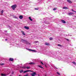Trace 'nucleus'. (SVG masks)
I'll list each match as a JSON object with an SVG mask.
<instances>
[{"label":"nucleus","instance_id":"nucleus-1","mask_svg":"<svg viewBox=\"0 0 76 76\" xmlns=\"http://www.w3.org/2000/svg\"><path fill=\"white\" fill-rule=\"evenodd\" d=\"M20 41H21V42H23V43H26V44H29V42L26 40H23V39H21Z\"/></svg>","mask_w":76,"mask_h":76},{"label":"nucleus","instance_id":"nucleus-2","mask_svg":"<svg viewBox=\"0 0 76 76\" xmlns=\"http://www.w3.org/2000/svg\"><path fill=\"white\" fill-rule=\"evenodd\" d=\"M16 5L15 4V5H13L12 6H11V8L13 10H14L16 9Z\"/></svg>","mask_w":76,"mask_h":76},{"label":"nucleus","instance_id":"nucleus-3","mask_svg":"<svg viewBox=\"0 0 76 76\" xmlns=\"http://www.w3.org/2000/svg\"><path fill=\"white\" fill-rule=\"evenodd\" d=\"M26 49L27 50H28V51H32V52H34V53H37V51L33 50L32 49H28V48H26Z\"/></svg>","mask_w":76,"mask_h":76},{"label":"nucleus","instance_id":"nucleus-4","mask_svg":"<svg viewBox=\"0 0 76 76\" xmlns=\"http://www.w3.org/2000/svg\"><path fill=\"white\" fill-rule=\"evenodd\" d=\"M35 64V63H34V62L30 63H26L24 65V66H28V64Z\"/></svg>","mask_w":76,"mask_h":76},{"label":"nucleus","instance_id":"nucleus-5","mask_svg":"<svg viewBox=\"0 0 76 76\" xmlns=\"http://www.w3.org/2000/svg\"><path fill=\"white\" fill-rule=\"evenodd\" d=\"M68 15H69V16H72V15H74V13L72 12H70L68 13Z\"/></svg>","mask_w":76,"mask_h":76},{"label":"nucleus","instance_id":"nucleus-6","mask_svg":"<svg viewBox=\"0 0 76 76\" xmlns=\"http://www.w3.org/2000/svg\"><path fill=\"white\" fill-rule=\"evenodd\" d=\"M33 72V71H30V70H26V71H25L24 72V73H26V72Z\"/></svg>","mask_w":76,"mask_h":76},{"label":"nucleus","instance_id":"nucleus-7","mask_svg":"<svg viewBox=\"0 0 76 76\" xmlns=\"http://www.w3.org/2000/svg\"><path fill=\"white\" fill-rule=\"evenodd\" d=\"M31 75L32 76H35V75H36V72H34L33 73H32Z\"/></svg>","mask_w":76,"mask_h":76},{"label":"nucleus","instance_id":"nucleus-8","mask_svg":"<svg viewBox=\"0 0 76 76\" xmlns=\"http://www.w3.org/2000/svg\"><path fill=\"white\" fill-rule=\"evenodd\" d=\"M24 28L26 29H27V30H28L29 29V27L26 26H25Z\"/></svg>","mask_w":76,"mask_h":76},{"label":"nucleus","instance_id":"nucleus-9","mask_svg":"<svg viewBox=\"0 0 76 76\" xmlns=\"http://www.w3.org/2000/svg\"><path fill=\"white\" fill-rule=\"evenodd\" d=\"M19 18L20 19H22L23 18V16L22 15H20L19 16Z\"/></svg>","mask_w":76,"mask_h":76},{"label":"nucleus","instance_id":"nucleus-10","mask_svg":"<svg viewBox=\"0 0 76 76\" xmlns=\"http://www.w3.org/2000/svg\"><path fill=\"white\" fill-rule=\"evenodd\" d=\"M10 61H13V58H10L9 59Z\"/></svg>","mask_w":76,"mask_h":76},{"label":"nucleus","instance_id":"nucleus-11","mask_svg":"<svg viewBox=\"0 0 76 76\" xmlns=\"http://www.w3.org/2000/svg\"><path fill=\"white\" fill-rule=\"evenodd\" d=\"M67 2H68V3H72V1H71L70 0H67Z\"/></svg>","mask_w":76,"mask_h":76},{"label":"nucleus","instance_id":"nucleus-12","mask_svg":"<svg viewBox=\"0 0 76 76\" xmlns=\"http://www.w3.org/2000/svg\"><path fill=\"white\" fill-rule=\"evenodd\" d=\"M21 32L22 33L23 35H25V33H24V32H23V31H21Z\"/></svg>","mask_w":76,"mask_h":76},{"label":"nucleus","instance_id":"nucleus-13","mask_svg":"<svg viewBox=\"0 0 76 76\" xmlns=\"http://www.w3.org/2000/svg\"><path fill=\"white\" fill-rule=\"evenodd\" d=\"M61 22L63 23H66V21L64 20H61Z\"/></svg>","mask_w":76,"mask_h":76},{"label":"nucleus","instance_id":"nucleus-14","mask_svg":"<svg viewBox=\"0 0 76 76\" xmlns=\"http://www.w3.org/2000/svg\"><path fill=\"white\" fill-rule=\"evenodd\" d=\"M63 9H67L68 8H67V7H63Z\"/></svg>","mask_w":76,"mask_h":76},{"label":"nucleus","instance_id":"nucleus-15","mask_svg":"<svg viewBox=\"0 0 76 76\" xmlns=\"http://www.w3.org/2000/svg\"><path fill=\"white\" fill-rule=\"evenodd\" d=\"M28 18L30 21H32V20L31 19V17H29Z\"/></svg>","mask_w":76,"mask_h":76},{"label":"nucleus","instance_id":"nucleus-16","mask_svg":"<svg viewBox=\"0 0 76 76\" xmlns=\"http://www.w3.org/2000/svg\"><path fill=\"white\" fill-rule=\"evenodd\" d=\"M38 66L39 67H40V68H41V69H43V67H42L41 66L38 65Z\"/></svg>","mask_w":76,"mask_h":76},{"label":"nucleus","instance_id":"nucleus-17","mask_svg":"<svg viewBox=\"0 0 76 76\" xmlns=\"http://www.w3.org/2000/svg\"><path fill=\"white\" fill-rule=\"evenodd\" d=\"M45 45H49V43H47V42H46L45 43Z\"/></svg>","mask_w":76,"mask_h":76},{"label":"nucleus","instance_id":"nucleus-18","mask_svg":"<svg viewBox=\"0 0 76 76\" xmlns=\"http://www.w3.org/2000/svg\"><path fill=\"white\" fill-rule=\"evenodd\" d=\"M1 76H6V75H5V74H1Z\"/></svg>","mask_w":76,"mask_h":76},{"label":"nucleus","instance_id":"nucleus-19","mask_svg":"<svg viewBox=\"0 0 76 76\" xmlns=\"http://www.w3.org/2000/svg\"><path fill=\"white\" fill-rule=\"evenodd\" d=\"M20 73H23V70L20 71Z\"/></svg>","mask_w":76,"mask_h":76},{"label":"nucleus","instance_id":"nucleus-20","mask_svg":"<svg viewBox=\"0 0 76 76\" xmlns=\"http://www.w3.org/2000/svg\"><path fill=\"white\" fill-rule=\"evenodd\" d=\"M14 18H15V19H18V17L16 16H14Z\"/></svg>","mask_w":76,"mask_h":76},{"label":"nucleus","instance_id":"nucleus-21","mask_svg":"<svg viewBox=\"0 0 76 76\" xmlns=\"http://www.w3.org/2000/svg\"><path fill=\"white\" fill-rule=\"evenodd\" d=\"M57 10V8H55L53 9V10Z\"/></svg>","mask_w":76,"mask_h":76},{"label":"nucleus","instance_id":"nucleus-22","mask_svg":"<svg viewBox=\"0 0 76 76\" xmlns=\"http://www.w3.org/2000/svg\"><path fill=\"white\" fill-rule=\"evenodd\" d=\"M72 63H73V64H75V65H76V62H73Z\"/></svg>","mask_w":76,"mask_h":76},{"label":"nucleus","instance_id":"nucleus-23","mask_svg":"<svg viewBox=\"0 0 76 76\" xmlns=\"http://www.w3.org/2000/svg\"><path fill=\"white\" fill-rule=\"evenodd\" d=\"M1 14H3V10H2V11H1Z\"/></svg>","mask_w":76,"mask_h":76},{"label":"nucleus","instance_id":"nucleus-24","mask_svg":"<svg viewBox=\"0 0 76 76\" xmlns=\"http://www.w3.org/2000/svg\"><path fill=\"white\" fill-rule=\"evenodd\" d=\"M49 39H50V40H53V38H52V37L50 38H49Z\"/></svg>","mask_w":76,"mask_h":76},{"label":"nucleus","instance_id":"nucleus-25","mask_svg":"<svg viewBox=\"0 0 76 76\" xmlns=\"http://www.w3.org/2000/svg\"><path fill=\"white\" fill-rule=\"evenodd\" d=\"M57 73L58 75H60V74L58 72H57Z\"/></svg>","mask_w":76,"mask_h":76},{"label":"nucleus","instance_id":"nucleus-26","mask_svg":"<svg viewBox=\"0 0 76 76\" xmlns=\"http://www.w3.org/2000/svg\"><path fill=\"white\" fill-rule=\"evenodd\" d=\"M0 64V65H2V66H3V65L4 64V63Z\"/></svg>","mask_w":76,"mask_h":76},{"label":"nucleus","instance_id":"nucleus-27","mask_svg":"<svg viewBox=\"0 0 76 76\" xmlns=\"http://www.w3.org/2000/svg\"><path fill=\"white\" fill-rule=\"evenodd\" d=\"M58 46H59V47H61V45L58 44Z\"/></svg>","mask_w":76,"mask_h":76},{"label":"nucleus","instance_id":"nucleus-28","mask_svg":"<svg viewBox=\"0 0 76 76\" xmlns=\"http://www.w3.org/2000/svg\"><path fill=\"white\" fill-rule=\"evenodd\" d=\"M35 43H38V42H39L38 41H36L35 42Z\"/></svg>","mask_w":76,"mask_h":76},{"label":"nucleus","instance_id":"nucleus-29","mask_svg":"<svg viewBox=\"0 0 76 76\" xmlns=\"http://www.w3.org/2000/svg\"><path fill=\"white\" fill-rule=\"evenodd\" d=\"M29 68H30V67H26V68H27V69H29Z\"/></svg>","mask_w":76,"mask_h":76},{"label":"nucleus","instance_id":"nucleus-30","mask_svg":"<svg viewBox=\"0 0 76 76\" xmlns=\"http://www.w3.org/2000/svg\"><path fill=\"white\" fill-rule=\"evenodd\" d=\"M72 12H75V11H74V10H73V9H72Z\"/></svg>","mask_w":76,"mask_h":76},{"label":"nucleus","instance_id":"nucleus-31","mask_svg":"<svg viewBox=\"0 0 76 76\" xmlns=\"http://www.w3.org/2000/svg\"><path fill=\"white\" fill-rule=\"evenodd\" d=\"M14 74V72H12V75H13Z\"/></svg>","mask_w":76,"mask_h":76},{"label":"nucleus","instance_id":"nucleus-32","mask_svg":"<svg viewBox=\"0 0 76 76\" xmlns=\"http://www.w3.org/2000/svg\"><path fill=\"white\" fill-rule=\"evenodd\" d=\"M41 64H43V65H44V64H43V63L42 62H41Z\"/></svg>","mask_w":76,"mask_h":76},{"label":"nucleus","instance_id":"nucleus-33","mask_svg":"<svg viewBox=\"0 0 76 76\" xmlns=\"http://www.w3.org/2000/svg\"><path fill=\"white\" fill-rule=\"evenodd\" d=\"M35 10H38V8H35Z\"/></svg>","mask_w":76,"mask_h":76},{"label":"nucleus","instance_id":"nucleus-34","mask_svg":"<svg viewBox=\"0 0 76 76\" xmlns=\"http://www.w3.org/2000/svg\"><path fill=\"white\" fill-rule=\"evenodd\" d=\"M45 67H47V66H46V65H45Z\"/></svg>","mask_w":76,"mask_h":76},{"label":"nucleus","instance_id":"nucleus-35","mask_svg":"<svg viewBox=\"0 0 76 76\" xmlns=\"http://www.w3.org/2000/svg\"><path fill=\"white\" fill-rule=\"evenodd\" d=\"M25 76H29V75H28V74H26V75H25Z\"/></svg>","mask_w":76,"mask_h":76},{"label":"nucleus","instance_id":"nucleus-36","mask_svg":"<svg viewBox=\"0 0 76 76\" xmlns=\"http://www.w3.org/2000/svg\"><path fill=\"white\" fill-rule=\"evenodd\" d=\"M66 40H67V41H69V40L68 39H66Z\"/></svg>","mask_w":76,"mask_h":76},{"label":"nucleus","instance_id":"nucleus-37","mask_svg":"<svg viewBox=\"0 0 76 76\" xmlns=\"http://www.w3.org/2000/svg\"><path fill=\"white\" fill-rule=\"evenodd\" d=\"M7 39H5V41H7Z\"/></svg>","mask_w":76,"mask_h":76},{"label":"nucleus","instance_id":"nucleus-38","mask_svg":"<svg viewBox=\"0 0 76 76\" xmlns=\"http://www.w3.org/2000/svg\"><path fill=\"white\" fill-rule=\"evenodd\" d=\"M75 12V13H76V11H75V12Z\"/></svg>","mask_w":76,"mask_h":76},{"label":"nucleus","instance_id":"nucleus-39","mask_svg":"<svg viewBox=\"0 0 76 76\" xmlns=\"http://www.w3.org/2000/svg\"><path fill=\"white\" fill-rule=\"evenodd\" d=\"M18 66H19V64L18 65Z\"/></svg>","mask_w":76,"mask_h":76},{"label":"nucleus","instance_id":"nucleus-40","mask_svg":"<svg viewBox=\"0 0 76 76\" xmlns=\"http://www.w3.org/2000/svg\"><path fill=\"white\" fill-rule=\"evenodd\" d=\"M19 76H21L20 75H19Z\"/></svg>","mask_w":76,"mask_h":76},{"label":"nucleus","instance_id":"nucleus-41","mask_svg":"<svg viewBox=\"0 0 76 76\" xmlns=\"http://www.w3.org/2000/svg\"><path fill=\"white\" fill-rule=\"evenodd\" d=\"M48 9H49V8L48 7Z\"/></svg>","mask_w":76,"mask_h":76},{"label":"nucleus","instance_id":"nucleus-42","mask_svg":"<svg viewBox=\"0 0 76 76\" xmlns=\"http://www.w3.org/2000/svg\"><path fill=\"white\" fill-rule=\"evenodd\" d=\"M10 76H12V75H11Z\"/></svg>","mask_w":76,"mask_h":76},{"label":"nucleus","instance_id":"nucleus-43","mask_svg":"<svg viewBox=\"0 0 76 76\" xmlns=\"http://www.w3.org/2000/svg\"><path fill=\"white\" fill-rule=\"evenodd\" d=\"M56 69H57V68H56Z\"/></svg>","mask_w":76,"mask_h":76},{"label":"nucleus","instance_id":"nucleus-44","mask_svg":"<svg viewBox=\"0 0 76 76\" xmlns=\"http://www.w3.org/2000/svg\"><path fill=\"white\" fill-rule=\"evenodd\" d=\"M24 76H26V75H25Z\"/></svg>","mask_w":76,"mask_h":76}]
</instances>
